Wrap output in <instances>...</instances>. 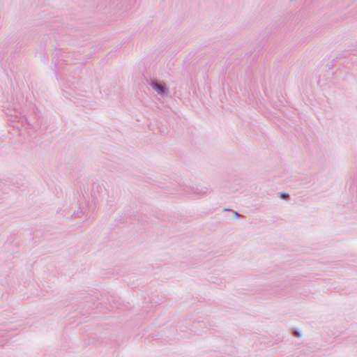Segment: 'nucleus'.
I'll return each mask as SVG.
<instances>
[{
	"mask_svg": "<svg viewBox=\"0 0 357 357\" xmlns=\"http://www.w3.org/2000/svg\"><path fill=\"white\" fill-rule=\"evenodd\" d=\"M150 85L160 96H168L169 91L165 84L156 81H153L150 83Z\"/></svg>",
	"mask_w": 357,
	"mask_h": 357,
	"instance_id": "1",
	"label": "nucleus"
},
{
	"mask_svg": "<svg viewBox=\"0 0 357 357\" xmlns=\"http://www.w3.org/2000/svg\"><path fill=\"white\" fill-rule=\"evenodd\" d=\"M6 114H7L8 116H10L12 118H14V119H13V120H12L13 121H16L17 119H18L22 121V117H19L17 114L14 115V114H13V112H12V111H8V112H6Z\"/></svg>",
	"mask_w": 357,
	"mask_h": 357,
	"instance_id": "2",
	"label": "nucleus"
},
{
	"mask_svg": "<svg viewBox=\"0 0 357 357\" xmlns=\"http://www.w3.org/2000/svg\"><path fill=\"white\" fill-rule=\"evenodd\" d=\"M289 195L287 193L282 192L280 194V198L282 199H287L289 198Z\"/></svg>",
	"mask_w": 357,
	"mask_h": 357,
	"instance_id": "3",
	"label": "nucleus"
},
{
	"mask_svg": "<svg viewBox=\"0 0 357 357\" xmlns=\"http://www.w3.org/2000/svg\"><path fill=\"white\" fill-rule=\"evenodd\" d=\"M293 334L294 336L298 337H300L301 336V333L300 331H298V330H295L294 331Z\"/></svg>",
	"mask_w": 357,
	"mask_h": 357,
	"instance_id": "4",
	"label": "nucleus"
},
{
	"mask_svg": "<svg viewBox=\"0 0 357 357\" xmlns=\"http://www.w3.org/2000/svg\"><path fill=\"white\" fill-rule=\"evenodd\" d=\"M233 213H234V216L236 217V218H238V217L241 216V215L238 213L236 212V211H234Z\"/></svg>",
	"mask_w": 357,
	"mask_h": 357,
	"instance_id": "5",
	"label": "nucleus"
},
{
	"mask_svg": "<svg viewBox=\"0 0 357 357\" xmlns=\"http://www.w3.org/2000/svg\"><path fill=\"white\" fill-rule=\"evenodd\" d=\"M206 192V188H204V189L201 190L200 192H199V193H205Z\"/></svg>",
	"mask_w": 357,
	"mask_h": 357,
	"instance_id": "6",
	"label": "nucleus"
},
{
	"mask_svg": "<svg viewBox=\"0 0 357 357\" xmlns=\"http://www.w3.org/2000/svg\"><path fill=\"white\" fill-rule=\"evenodd\" d=\"M14 127H16L17 128L20 129V126H14Z\"/></svg>",
	"mask_w": 357,
	"mask_h": 357,
	"instance_id": "7",
	"label": "nucleus"
}]
</instances>
